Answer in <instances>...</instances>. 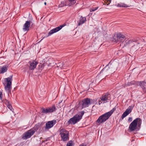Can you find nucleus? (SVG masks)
<instances>
[{
    "instance_id": "obj_1",
    "label": "nucleus",
    "mask_w": 146,
    "mask_h": 146,
    "mask_svg": "<svg viewBox=\"0 0 146 146\" xmlns=\"http://www.w3.org/2000/svg\"><path fill=\"white\" fill-rule=\"evenodd\" d=\"M115 110L116 108H114L110 111L100 116L97 120L96 122L100 124L105 122L108 119Z\"/></svg>"
},
{
    "instance_id": "obj_2",
    "label": "nucleus",
    "mask_w": 146,
    "mask_h": 146,
    "mask_svg": "<svg viewBox=\"0 0 146 146\" xmlns=\"http://www.w3.org/2000/svg\"><path fill=\"white\" fill-rule=\"evenodd\" d=\"M84 113V111H80L78 113L74 116L72 118H70L68 121L67 123L68 124L74 125L79 122L82 118Z\"/></svg>"
},
{
    "instance_id": "obj_3",
    "label": "nucleus",
    "mask_w": 146,
    "mask_h": 146,
    "mask_svg": "<svg viewBox=\"0 0 146 146\" xmlns=\"http://www.w3.org/2000/svg\"><path fill=\"white\" fill-rule=\"evenodd\" d=\"M122 44H123L125 46L129 44L132 47H134L135 49H137L139 47V42L137 40L135 39L127 40L125 41H123L122 42Z\"/></svg>"
},
{
    "instance_id": "obj_4",
    "label": "nucleus",
    "mask_w": 146,
    "mask_h": 146,
    "mask_svg": "<svg viewBox=\"0 0 146 146\" xmlns=\"http://www.w3.org/2000/svg\"><path fill=\"white\" fill-rule=\"evenodd\" d=\"M59 134L60 135L61 141L65 142L69 140V132L65 129H62L59 131Z\"/></svg>"
},
{
    "instance_id": "obj_5",
    "label": "nucleus",
    "mask_w": 146,
    "mask_h": 146,
    "mask_svg": "<svg viewBox=\"0 0 146 146\" xmlns=\"http://www.w3.org/2000/svg\"><path fill=\"white\" fill-rule=\"evenodd\" d=\"M142 122V120L139 118H137L134 119L130 124L129 129L131 131H133L136 129L137 124L140 126Z\"/></svg>"
},
{
    "instance_id": "obj_6",
    "label": "nucleus",
    "mask_w": 146,
    "mask_h": 146,
    "mask_svg": "<svg viewBox=\"0 0 146 146\" xmlns=\"http://www.w3.org/2000/svg\"><path fill=\"white\" fill-rule=\"evenodd\" d=\"M92 100L90 98H86L79 102V107L81 109L88 107L92 104Z\"/></svg>"
},
{
    "instance_id": "obj_7",
    "label": "nucleus",
    "mask_w": 146,
    "mask_h": 146,
    "mask_svg": "<svg viewBox=\"0 0 146 146\" xmlns=\"http://www.w3.org/2000/svg\"><path fill=\"white\" fill-rule=\"evenodd\" d=\"M56 123V121L55 120H53L46 122V123L45 127L44 129H43L42 131V133H44L48 130L49 129L52 127Z\"/></svg>"
},
{
    "instance_id": "obj_8",
    "label": "nucleus",
    "mask_w": 146,
    "mask_h": 146,
    "mask_svg": "<svg viewBox=\"0 0 146 146\" xmlns=\"http://www.w3.org/2000/svg\"><path fill=\"white\" fill-rule=\"evenodd\" d=\"M12 78V75L5 79V81L7 84L6 85L5 87V90L8 92H10L11 91Z\"/></svg>"
},
{
    "instance_id": "obj_9",
    "label": "nucleus",
    "mask_w": 146,
    "mask_h": 146,
    "mask_svg": "<svg viewBox=\"0 0 146 146\" xmlns=\"http://www.w3.org/2000/svg\"><path fill=\"white\" fill-rule=\"evenodd\" d=\"M35 133V131L31 129L24 133L22 136V139H27L30 138Z\"/></svg>"
},
{
    "instance_id": "obj_10",
    "label": "nucleus",
    "mask_w": 146,
    "mask_h": 146,
    "mask_svg": "<svg viewBox=\"0 0 146 146\" xmlns=\"http://www.w3.org/2000/svg\"><path fill=\"white\" fill-rule=\"evenodd\" d=\"M114 38L115 41L117 42H121L125 38V36L121 33H119L117 34L116 36H114Z\"/></svg>"
},
{
    "instance_id": "obj_11",
    "label": "nucleus",
    "mask_w": 146,
    "mask_h": 146,
    "mask_svg": "<svg viewBox=\"0 0 146 146\" xmlns=\"http://www.w3.org/2000/svg\"><path fill=\"white\" fill-rule=\"evenodd\" d=\"M113 66L112 64L110 62L101 71L100 73H106L110 72V69L112 68Z\"/></svg>"
},
{
    "instance_id": "obj_12",
    "label": "nucleus",
    "mask_w": 146,
    "mask_h": 146,
    "mask_svg": "<svg viewBox=\"0 0 146 146\" xmlns=\"http://www.w3.org/2000/svg\"><path fill=\"white\" fill-rule=\"evenodd\" d=\"M28 64H29V68L30 70H33L36 66L38 64V62L35 60H32L28 62Z\"/></svg>"
},
{
    "instance_id": "obj_13",
    "label": "nucleus",
    "mask_w": 146,
    "mask_h": 146,
    "mask_svg": "<svg viewBox=\"0 0 146 146\" xmlns=\"http://www.w3.org/2000/svg\"><path fill=\"white\" fill-rule=\"evenodd\" d=\"M65 25H60L58 27H56L52 29L48 33V35L46 37L49 36L53 34L58 32L60 30L62 29V28Z\"/></svg>"
},
{
    "instance_id": "obj_14",
    "label": "nucleus",
    "mask_w": 146,
    "mask_h": 146,
    "mask_svg": "<svg viewBox=\"0 0 146 146\" xmlns=\"http://www.w3.org/2000/svg\"><path fill=\"white\" fill-rule=\"evenodd\" d=\"M133 107V106H129L128 108L122 114L121 117V118L122 119H123L130 113L131 112Z\"/></svg>"
},
{
    "instance_id": "obj_15",
    "label": "nucleus",
    "mask_w": 146,
    "mask_h": 146,
    "mask_svg": "<svg viewBox=\"0 0 146 146\" xmlns=\"http://www.w3.org/2000/svg\"><path fill=\"white\" fill-rule=\"evenodd\" d=\"M31 23V21H26L23 28V30L24 31L27 32L29 30V27H30V24Z\"/></svg>"
},
{
    "instance_id": "obj_16",
    "label": "nucleus",
    "mask_w": 146,
    "mask_h": 146,
    "mask_svg": "<svg viewBox=\"0 0 146 146\" xmlns=\"http://www.w3.org/2000/svg\"><path fill=\"white\" fill-rule=\"evenodd\" d=\"M110 95L108 93H106L105 94L103 95L100 98L101 101L104 102H107L108 100H109Z\"/></svg>"
},
{
    "instance_id": "obj_17",
    "label": "nucleus",
    "mask_w": 146,
    "mask_h": 146,
    "mask_svg": "<svg viewBox=\"0 0 146 146\" xmlns=\"http://www.w3.org/2000/svg\"><path fill=\"white\" fill-rule=\"evenodd\" d=\"M8 66L5 65L0 68V74H3L6 72L8 70Z\"/></svg>"
},
{
    "instance_id": "obj_18",
    "label": "nucleus",
    "mask_w": 146,
    "mask_h": 146,
    "mask_svg": "<svg viewBox=\"0 0 146 146\" xmlns=\"http://www.w3.org/2000/svg\"><path fill=\"white\" fill-rule=\"evenodd\" d=\"M41 124L40 123H37L33 128H31L32 130L35 131V133L36 131L41 127Z\"/></svg>"
},
{
    "instance_id": "obj_19",
    "label": "nucleus",
    "mask_w": 146,
    "mask_h": 146,
    "mask_svg": "<svg viewBox=\"0 0 146 146\" xmlns=\"http://www.w3.org/2000/svg\"><path fill=\"white\" fill-rule=\"evenodd\" d=\"M66 3L68 4L69 6H72L74 5L76 3V1L75 0H66Z\"/></svg>"
},
{
    "instance_id": "obj_20",
    "label": "nucleus",
    "mask_w": 146,
    "mask_h": 146,
    "mask_svg": "<svg viewBox=\"0 0 146 146\" xmlns=\"http://www.w3.org/2000/svg\"><path fill=\"white\" fill-rule=\"evenodd\" d=\"M86 21V19L85 17H83L82 16L80 18L79 22L78 23L79 26L84 23Z\"/></svg>"
},
{
    "instance_id": "obj_21",
    "label": "nucleus",
    "mask_w": 146,
    "mask_h": 146,
    "mask_svg": "<svg viewBox=\"0 0 146 146\" xmlns=\"http://www.w3.org/2000/svg\"><path fill=\"white\" fill-rule=\"evenodd\" d=\"M50 113H52L56 111V110L55 105H53L52 106L48 108Z\"/></svg>"
},
{
    "instance_id": "obj_22",
    "label": "nucleus",
    "mask_w": 146,
    "mask_h": 146,
    "mask_svg": "<svg viewBox=\"0 0 146 146\" xmlns=\"http://www.w3.org/2000/svg\"><path fill=\"white\" fill-rule=\"evenodd\" d=\"M116 5L117 7H129V6H128L127 5L122 3H118L116 4Z\"/></svg>"
},
{
    "instance_id": "obj_23",
    "label": "nucleus",
    "mask_w": 146,
    "mask_h": 146,
    "mask_svg": "<svg viewBox=\"0 0 146 146\" xmlns=\"http://www.w3.org/2000/svg\"><path fill=\"white\" fill-rule=\"evenodd\" d=\"M139 84L143 89H146V82L145 81L140 82Z\"/></svg>"
},
{
    "instance_id": "obj_24",
    "label": "nucleus",
    "mask_w": 146,
    "mask_h": 146,
    "mask_svg": "<svg viewBox=\"0 0 146 146\" xmlns=\"http://www.w3.org/2000/svg\"><path fill=\"white\" fill-rule=\"evenodd\" d=\"M68 5V4L66 3V1L65 2L64 1L61 2L58 5V7H61L64 6H67Z\"/></svg>"
},
{
    "instance_id": "obj_25",
    "label": "nucleus",
    "mask_w": 146,
    "mask_h": 146,
    "mask_svg": "<svg viewBox=\"0 0 146 146\" xmlns=\"http://www.w3.org/2000/svg\"><path fill=\"white\" fill-rule=\"evenodd\" d=\"M41 110L42 112L43 113H44L46 114V113H50L49 112V110H48V108H47L46 109H45V108H42L41 109Z\"/></svg>"
},
{
    "instance_id": "obj_26",
    "label": "nucleus",
    "mask_w": 146,
    "mask_h": 146,
    "mask_svg": "<svg viewBox=\"0 0 146 146\" xmlns=\"http://www.w3.org/2000/svg\"><path fill=\"white\" fill-rule=\"evenodd\" d=\"M73 142L72 141H69L67 143L66 146H72L73 144Z\"/></svg>"
},
{
    "instance_id": "obj_27",
    "label": "nucleus",
    "mask_w": 146,
    "mask_h": 146,
    "mask_svg": "<svg viewBox=\"0 0 146 146\" xmlns=\"http://www.w3.org/2000/svg\"><path fill=\"white\" fill-rule=\"evenodd\" d=\"M98 7H96L93 8L92 9H90V12L94 11L97 10L98 9Z\"/></svg>"
},
{
    "instance_id": "obj_28",
    "label": "nucleus",
    "mask_w": 146,
    "mask_h": 146,
    "mask_svg": "<svg viewBox=\"0 0 146 146\" xmlns=\"http://www.w3.org/2000/svg\"><path fill=\"white\" fill-rule=\"evenodd\" d=\"M5 104L7 106H10L11 105L10 102L8 100H5Z\"/></svg>"
},
{
    "instance_id": "obj_29",
    "label": "nucleus",
    "mask_w": 146,
    "mask_h": 146,
    "mask_svg": "<svg viewBox=\"0 0 146 146\" xmlns=\"http://www.w3.org/2000/svg\"><path fill=\"white\" fill-rule=\"evenodd\" d=\"M61 63L60 62L59 63H58L57 65V66L58 67H60V68H62L64 67V65H61Z\"/></svg>"
},
{
    "instance_id": "obj_30",
    "label": "nucleus",
    "mask_w": 146,
    "mask_h": 146,
    "mask_svg": "<svg viewBox=\"0 0 146 146\" xmlns=\"http://www.w3.org/2000/svg\"><path fill=\"white\" fill-rule=\"evenodd\" d=\"M7 108L9 109L11 111H12L13 112L14 109L13 108L12 106L11 105L10 106H7Z\"/></svg>"
},
{
    "instance_id": "obj_31",
    "label": "nucleus",
    "mask_w": 146,
    "mask_h": 146,
    "mask_svg": "<svg viewBox=\"0 0 146 146\" xmlns=\"http://www.w3.org/2000/svg\"><path fill=\"white\" fill-rule=\"evenodd\" d=\"M29 21H31V23H32V20H33V17L31 15H29Z\"/></svg>"
},
{
    "instance_id": "obj_32",
    "label": "nucleus",
    "mask_w": 146,
    "mask_h": 146,
    "mask_svg": "<svg viewBox=\"0 0 146 146\" xmlns=\"http://www.w3.org/2000/svg\"><path fill=\"white\" fill-rule=\"evenodd\" d=\"M129 84H130L131 85H132L135 84V82L134 80H133L130 82V83Z\"/></svg>"
},
{
    "instance_id": "obj_33",
    "label": "nucleus",
    "mask_w": 146,
    "mask_h": 146,
    "mask_svg": "<svg viewBox=\"0 0 146 146\" xmlns=\"http://www.w3.org/2000/svg\"><path fill=\"white\" fill-rule=\"evenodd\" d=\"M106 1H107V2L108 3L107 4V5H108L111 2V0H106Z\"/></svg>"
},
{
    "instance_id": "obj_34",
    "label": "nucleus",
    "mask_w": 146,
    "mask_h": 146,
    "mask_svg": "<svg viewBox=\"0 0 146 146\" xmlns=\"http://www.w3.org/2000/svg\"><path fill=\"white\" fill-rule=\"evenodd\" d=\"M3 95L2 93L1 92H0V99L2 100V96Z\"/></svg>"
},
{
    "instance_id": "obj_35",
    "label": "nucleus",
    "mask_w": 146,
    "mask_h": 146,
    "mask_svg": "<svg viewBox=\"0 0 146 146\" xmlns=\"http://www.w3.org/2000/svg\"><path fill=\"white\" fill-rule=\"evenodd\" d=\"M130 83V82H128L126 83L125 86H130L131 85L130 84H129Z\"/></svg>"
},
{
    "instance_id": "obj_36",
    "label": "nucleus",
    "mask_w": 146,
    "mask_h": 146,
    "mask_svg": "<svg viewBox=\"0 0 146 146\" xmlns=\"http://www.w3.org/2000/svg\"><path fill=\"white\" fill-rule=\"evenodd\" d=\"M132 118L131 117H129L128 119V121H132Z\"/></svg>"
},
{
    "instance_id": "obj_37",
    "label": "nucleus",
    "mask_w": 146,
    "mask_h": 146,
    "mask_svg": "<svg viewBox=\"0 0 146 146\" xmlns=\"http://www.w3.org/2000/svg\"><path fill=\"white\" fill-rule=\"evenodd\" d=\"M79 146H86V145L84 143H82Z\"/></svg>"
},
{
    "instance_id": "obj_38",
    "label": "nucleus",
    "mask_w": 146,
    "mask_h": 146,
    "mask_svg": "<svg viewBox=\"0 0 146 146\" xmlns=\"http://www.w3.org/2000/svg\"><path fill=\"white\" fill-rule=\"evenodd\" d=\"M61 65H64V67H65V66H64V62H62L61 63Z\"/></svg>"
},
{
    "instance_id": "obj_39",
    "label": "nucleus",
    "mask_w": 146,
    "mask_h": 146,
    "mask_svg": "<svg viewBox=\"0 0 146 146\" xmlns=\"http://www.w3.org/2000/svg\"><path fill=\"white\" fill-rule=\"evenodd\" d=\"M43 37L41 39V40H40V41H41V40H42L45 37Z\"/></svg>"
},
{
    "instance_id": "obj_40",
    "label": "nucleus",
    "mask_w": 146,
    "mask_h": 146,
    "mask_svg": "<svg viewBox=\"0 0 146 146\" xmlns=\"http://www.w3.org/2000/svg\"><path fill=\"white\" fill-rule=\"evenodd\" d=\"M44 4L45 5H46V2H45L44 3Z\"/></svg>"
}]
</instances>
